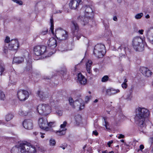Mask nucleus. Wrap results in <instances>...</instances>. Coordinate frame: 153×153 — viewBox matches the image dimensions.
<instances>
[{
	"label": "nucleus",
	"mask_w": 153,
	"mask_h": 153,
	"mask_svg": "<svg viewBox=\"0 0 153 153\" xmlns=\"http://www.w3.org/2000/svg\"><path fill=\"white\" fill-rule=\"evenodd\" d=\"M135 113V122L139 126L140 131L143 132L146 128L145 119L149 116L150 112L147 108L138 107L136 108Z\"/></svg>",
	"instance_id": "nucleus-1"
},
{
	"label": "nucleus",
	"mask_w": 153,
	"mask_h": 153,
	"mask_svg": "<svg viewBox=\"0 0 153 153\" xmlns=\"http://www.w3.org/2000/svg\"><path fill=\"white\" fill-rule=\"evenodd\" d=\"M12 153H36V147L27 142H22L13 147L11 150Z\"/></svg>",
	"instance_id": "nucleus-2"
},
{
	"label": "nucleus",
	"mask_w": 153,
	"mask_h": 153,
	"mask_svg": "<svg viewBox=\"0 0 153 153\" xmlns=\"http://www.w3.org/2000/svg\"><path fill=\"white\" fill-rule=\"evenodd\" d=\"M132 44L136 51H142L144 49V42L142 38L139 36L135 37L133 39Z\"/></svg>",
	"instance_id": "nucleus-3"
},
{
	"label": "nucleus",
	"mask_w": 153,
	"mask_h": 153,
	"mask_svg": "<svg viewBox=\"0 0 153 153\" xmlns=\"http://www.w3.org/2000/svg\"><path fill=\"white\" fill-rule=\"evenodd\" d=\"M93 10L91 7L89 6H86L85 9V16H78L77 18L78 21L84 25L87 24L89 22V21H91V19L89 16H87V14H91Z\"/></svg>",
	"instance_id": "nucleus-4"
},
{
	"label": "nucleus",
	"mask_w": 153,
	"mask_h": 153,
	"mask_svg": "<svg viewBox=\"0 0 153 153\" xmlns=\"http://www.w3.org/2000/svg\"><path fill=\"white\" fill-rule=\"evenodd\" d=\"M105 52V45L102 44H98L94 47L93 54L97 57L100 58L104 55Z\"/></svg>",
	"instance_id": "nucleus-5"
},
{
	"label": "nucleus",
	"mask_w": 153,
	"mask_h": 153,
	"mask_svg": "<svg viewBox=\"0 0 153 153\" xmlns=\"http://www.w3.org/2000/svg\"><path fill=\"white\" fill-rule=\"evenodd\" d=\"M37 109L38 112L40 114L45 115L49 114L51 111L50 106L45 104L39 105L37 107Z\"/></svg>",
	"instance_id": "nucleus-6"
},
{
	"label": "nucleus",
	"mask_w": 153,
	"mask_h": 153,
	"mask_svg": "<svg viewBox=\"0 0 153 153\" xmlns=\"http://www.w3.org/2000/svg\"><path fill=\"white\" fill-rule=\"evenodd\" d=\"M55 33L57 39L59 40H65L68 36V32L61 28L56 29Z\"/></svg>",
	"instance_id": "nucleus-7"
},
{
	"label": "nucleus",
	"mask_w": 153,
	"mask_h": 153,
	"mask_svg": "<svg viewBox=\"0 0 153 153\" xmlns=\"http://www.w3.org/2000/svg\"><path fill=\"white\" fill-rule=\"evenodd\" d=\"M49 51L47 50L46 46L44 45L37 46L34 48V53L37 56H39L44 54Z\"/></svg>",
	"instance_id": "nucleus-8"
},
{
	"label": "nucleus",
	"mask_w": 153,
	"mask_h": 153,
	"mask_svg": "<svg viewBox=\"0 0 153 153\" xmlns=\"http://www.w3.org/2000/svg\"><path fill=\"white\" fill-rule=\"evenodd\" d=\"M47 43L49 48L52 50L51 51H48V56H49L55 53L56 51L54 49L57 45L56 41L54 38H51L48 40Z\"/></svg>",
	"instance_id": "nucleus-9"
},
{
	"label": "nucleus",
	"mask_w": 153,
	"mask_h": 153,
	"mask_svg": "<svg viewBox=\"0 0 153 153\" xmlns=\"http://www.w3.org/2000/svg\"><path fill=\"white\" fill-rule=\"evenodd\" d=\"M38 124L41 129L48 131L49 128L48 127V121L47 119L44 117L40 118L38 120Z\"/></svg>",
	"instance_id": "nucleus-10"
},
{
	"label": "nucleus",
	"mask_w": 153,
	"mask_h": 153,
	"mask_svg": "<svg viewBox=\"0 0 153 153\" xmlns=\"http://www.w3.org/2000/svg\"><path fill=\"white\" fill-rule=\"evenodd\" d=\"M71 32L74 36H76L78 39L77 36V34L79 32V27L75 21H71Z\"/></svg>",
	"instance_id": "nucleus-11"
},
{
	"label": "nucleus",
	"mask_w": 153,
	"mask_h": 153,
	"mask_svg": "<svg viewBox=\"0 0 153 153\" xmlns=\"http://www.w3.org/2000/svg\"><path fill=\"white\" fill-rule=\"evenodd\" d=\"M18 97L20 101H25L29 97V93L26 90H19L17 92Z\"/></svg>",
	"instance_id": "nucleus-12"
},
{
	"label": "nucleus",
	"mask_w": 153,
	"mask_h": 153,
	"mask_svg": "<svg viewBox=\"0 0 153 153\" xmlns=\"http://www.w3.org/2000/svg\"><path fill=\"white\" fill-rule=\"evenodd\" d=\"M8 49L11 50H16L18 48L19 43L17 39H12L8 45Z\"/></svg>",
	"instance_id": "nucleus-13"
},
{
	"label": "nucleus",
	"mask_w": 153,
	"mask_h": 153,
	"mask_svg": "<svg viewBox=\"0 0 153 153\" xmlns=\"http://www.w3.org/2000/svg\"><path fill=\"white\" fill-rule=\"evenodd\" d=\"M69 101L70 105L74 108L77 106L79 108V110H81L84 108V104H83L82 105L79 102V101H78L76 100L74 102L73 99L70 98H69Z\"/></svg>",
	"instance_id": "nucleus-14"
},
{
	"label": "nucleus",
	"mask_w": 153,
	"mask_h": 153,
	"mask_svg": "<svg viewBox=\"0 0 153 153\" xmlns=\"http://www.w3.org/2000/svg\"><path fill=\"white\" fill-rule=\"evenodd\" d=\"M102 91L103 92H105L106 95L111 96L119 93L120 91L118 89H115L113 88H109L108 89L104 88Z\"/></svg>",
	"instance_id": "nucleus-15"
},
{
	"label": "nucleus",
	"mask_w": 153,
	"mask_h": 153,
	"mask_svg": "<svg viewBox=\"0 0 153 153\" xmlns=\"http://www.w3.org/2000/svg\"><path fill=\"white\" fill-rule=\"evenodd\" d=\"M23 126L24 128L27 129H31L33 127V122L30 119L25 120L23 123Z\"/></svg>",
	"instance_id": "nucleus-16"
},
{
	"label": "nucleus",
	"mask_w": 153,
	"mask_h": 153,
	"mask_svg": "<svg viewBox=\"0 0 153 153\" xmlns=\"http://www.w3.org/2000/svg\"><path fill=\"white\" fill-rule=\"evenodd\" d=\"M146 36L149 42L153 44V27H150L146 31Z\"/></svg>",
	"instance_id": "nucleus-17"
},
{
	"label": "nucleus",
	"mask_w": 153,
	"mask_h": 153,
	"mask_svg": "<svg viewBox=\"0 0 153 153\" xmlns=\"http://www.w3.org/2000/svg\"><path fill=\"white\" fill-rule=\"evenodd\" d=\"M81 1V0H71L69 4V6L71 9H75Z\"/></svg>",
	"instance_id": "nucleus-18"
},
{
	"label": "nucleus",
	"mask_w": 153,
	"mask_h": 153,
	"mask_svg": "<svg viewBox=\"0 0 153 153\" xmlns=\"http://www.w3.org/2000/svg\"><path fill=\"white\" fill-rule=\"evenodd\" d=\"M78 81L82 85H85L87 83L86 79L81 73L78 75Z\"/></svg>",
	"instance_id": "nucleus-19"
},
{
	"label": "nucleus",
	"mask_w": 153,
	"mask_h": 153,
	"mask_svg": "<svg viewBox=\"0 0 153 153\" xmlns=\"http://www.w3.org/2000/svg\"><path fill=\"white\" fill-rule=\"evenodd\" d=\"M92 63L91 60H88L86 65V68L88 73L90 74L91 73V66Z\"/></svg>",
	"instance_id": "nucleus-20"
},
{
	"label": "nucleus",
	"mask_w": 153,
	"mask_h": 153,
	"mask_svg": "<svg viewBox=\"0 0 153 153\" xmlns=\"http://www.w3.org/2000/svg\"><path fill=\"white\" fill-rule=\"evenodd\" d=\"M24 61V59L22 57H14L13 60V63L16 64L22 63Z\"/></svg>",
	"instance_id": "nucleus-21"
},
{
	"label": "nucleus",
	"mask_w": 153,
	"mask_h": 153,
	"mask_svg": "<svg viewBox=\"0 0 153 153\" xmlns=\"http://www.w3.org/2000/svg\"><path fill=\"white\" fill-rule=\"evenodd\" d=\"M37 94L41 100H45L48 97V96L46 95L42 91H38L37 92Z\"/></svg>",
	"instance_id": "nucleus-22"
},
{
	"label": "nucleus",
	"mask_w": 153,
	"mask_h": 153,
	"mask_svg": "<svg viewBox=\"0 0 153 153\" xmlns=\"http://www.w3.org/2000/svg\"><path fill=\"white\" fill-rule=\"evenodd\" d=\"M32 64L30 62H27L26 67L25 68V71H29L31 73L32 72Z\"/></svg>",
	"instance_id": "nucleus-23"
},
{
	"label": "nucleus",
	"mask_w": 153,
	"mask_h": 153,
	"mask_svg": "<svg viewBox=\"0 0 153 153\" xmlns=\"http://www.w3.org/2000/svg\"><path fill=\"white\" fill-rule=\"evenodd\" d=\"M13 117L12 114L8 113L5 116V120L7 121H9L13 118Z\"/></svg>",
	"instance_id": "nucleus-24"
},
{
	"label": "nucleus",
	"mask_w": 153,
	"mask_h": 153,
	"mask_svg": "<svg viewBox=\"0 0 153 153\" xmlns=\"http://www.w3.org/2000/svg\"><path fill=\"white\" fill-rule=\"evenodd\" d=\"M50 23L51 24V28H50V30L52 33L54 34V31H53V29H54V25H53V18L52 17H51L50 19Z\"/></svg>",
	"instance_id": "nucleus-25"
},
{
	"label": "nucleus",
	"mask_w": 153,
	"mask_h": 153,
	"mask_svg": "<svg viewBox=\"0 0 153 153\" xmlns=\"http://www.w3.org/2000/svg\"><path fill=\"white\" fill-rule=\"evenodd\" d=\"M148 68L145 67H142L140 68V71L143 75L145 76Z\"/></svg>",
	"instance_id": "nucleus-26"
},
{
	"label": "nucleus",
	"mask_w": 153,
	"mask_h": 153,
	"mask_svg": "<svg viewBox=\"0 0 153 153\" xmlns=\"http://www.w3.org/2000/svg\"><path fill=\"white\" fill-rule=\"evenodd\" d=\"M5 68L4 65L3 63H0V72H1V76L2 75V73L5 71Z\"/></svg>",
	"instance_id": "nucleus-27"
},
{
	"label": "nucleus",
	"mask_w": 153,
	"mask_h": 153,
	"mask_svg": "<svg viewBox=\"0 0 153 153\" xmlns=\"http://www.w3.org/2000/svg\"><path fill=\"white\" fill-rule=\"evenodd\" d=\"M76 121L77 123H79L81 121V117L80 115H78L75 117Z\"/></svg>",
	"instance_id": "nucleus-28"
},
{
	"label": "nucleus",
	"mask_w": 153,
	"mask_h": 153,
	"mask_svg": "<svg viewBox=\"0 0 153 153\" xmlns=\"http://www.w3.org/2000/svg\"><path fill=\"white\" fill-rule=\"evenodd\" d=\"M19 114L21 116H26L27 115L28 112L25 111L20 110L19 111Z\"/></svg>",
	"instance_id": "nucleus-29"
},
{
	"label": "nucleus",
	"mask_w": 153,
	"mask_h": 153,
	"mask_svg": "<svg viewBox=\"0 0 153 153\" xmlns=\"http://www.w3.org/2000/svg\"><path fill=\"white\" fill-rule=\"evenodd\" d=\"M5 99V95L4 93L0 90V100H4Z\"/></svg>",
	"instance_id": "nucleus-30"
},
{
	"label": "nucleus",
	"mask_w": 153,
	"mask_h": 153,
	"mask_svg": "<svg viewBox=\"0 0 153 153\" xmlns=\"http://www.w3.org/2000/svg\"><path fill=\"white\" fill-rule=\"evenodd\" d=\"M104 120V124L103 125H104L105 126V127L106 129H109V125L108 123L107 122L106 119L105 117L103 118Z\"/></svg>",
	"instance_id": "nucleus-31"
},
{
	"label": "nucleus",
	"mask_w": 153,
	"mask_h": 153,
	"mask_svg": "<svg viewBox=\"0 0 153 153\" xmlns=\"http://www.w3.org/2000/svg\"><path fill=\"white\" fill-rule=\"evenodd\" d=\"M108 79L109 77L108 76L105 75L102 77L101 81L102 82H106L108 80Z\"/></svg>",
	"instance_id": "nucleus-32"
},
{
	"label": "nucleus",
	"mask_w": 153,
	"mask_h": 153,
	"mask_svg": "<svg viewBox=\"0 0 153 153\" xmlns=\"http://www.w3.org/2000/svg\"><path fill=\"white\" fill-rule=\"evenodd\" d=\"M56 133L59 135H62L65 134V131L64 130L57 131Z\"/></svg>",
	"instance_id": "nucleus-33"
},
{
	"label": "nucleus",
	"mask_w": 153,
	"mask_h": 153,
	"mask_svg": "<svg viewBox=\"0 0 153 153\" xmlns=\"http://www.w3.org/2000/svg\"><path fill=\"white\" fill-rule=\"evenodd\" d=\"M56 144V142L54 139H51L49 140V144L51 146H54Z\"/></svg>",
	"instance_id": "nucleus-34"
},
{
	"label": "nucleus",
	"mask_w": 153,
	"mask_h": 153,
	"mask_svg": "<svg viewBox=\"0 0 153 153\" xmlns=\"http://www.w3.org/2000/svg\"><path fill=\"white\" fill-rule=\"evenodd\" d=\"M143 14L142 13H140L136 14L135 16V18L136 19H140L143 16Z\"/></svg>",
	"instance_id": "nucleus-35"
},
{
	"label": "nucleus",
	"mask_w": 153,
	"mask_h": 153,
	"mask_svg": "<svg viewBox=\"0 0 153 153\" xmlns=\"http://www.w3.org/2000/svg\"><path fill=\"white\" fill-rule=\"evenodd\" d=\"M152 74V72L148 69V70L147 71L145 76L147 77H149Z\"/></svg>",
	"instance_id": "nucleus-36"
},
{
	"label": "nucleus",
	"mask_w": 153,
	"mask_h": 153,
	"mask_svg": "<svg viewBox=\"0 0 153 153\" xmlns=\"http://www.w3.org/2000/svg\"><path fill=\"white\" fill-rule=\"evenodd\" d=\"M56 113L58 116H61L62 115L63 112L61 110H58L56 111Z\"/></svg>",
	"instance_id": "nucleus-37"
},
{
	"label": "nucleus",
	"mask_w": 153,
	"mask_h": 153,
	"mask_svg": "<svg viewBox=\"0 0 153 153\" xmlns=\"http://www.w3.org/2000/svg\"><path fill=\"white\" fill-rule=\"evenodd\" d=\"M11 40H10V38L8 36H7L4 40V42L5 43H8L9 44L10 43Z\"/></svg>",
	"instance_id": "nucleus-38"
},
{
	"label": "nucleus",
	"mask_w": 153,
	"mask_h": 153,
	"mask_svg": "<svg viewBox=\"0 0 153 153\" xmlns=\"http://www.w3.org/2000/svg\"><path fill=\"white\" fill-rule=\"evenodd\" d=\"M149 142L151 145H153V137H150L149 140Z\"/></svg>",
	"instance_id": "nucleus-39"
},
{
	"label": "nucleus",
	"mask_w": 153,
	"mask_h": 153,
	"mask_svg": "<svg viewBox=\"0 0 153 153\" xmlns=\"http://www.w3.org/2000/svg\"><path fill=\"white\" fill-rule=\"evenodd\" d=\"M67 122L65 121L63 122V123L61 124L60 125V127L61 128H64L66 126Z\"/></svg>",
	"instance_id": "nucleus-40"
},
{
	"label": "nucleus",
	"mask_w": 153,
	"mask_h": 153,
	"mask_svg": "<svg viewBox=\"0 0 153 153\" xmlns=\"http://www.w3.org/2000/svg\"><path fill=\"white\" fill-rule=\"evenodd\" d=\"M8 48L7 46H6V44L5 45V46H4L3 50V51L4 53H7L8 51Z\"/></svg>",
	"instance_id": "nucleus-41"
},
{
	"label": "nucleus",
	"mask_w": 153,
	"mask_h": 153,
	"mask_svg": "<svg viewBox=\"0 0 153 153\" xmlns=\"http://www.w3.org/2000/svg\"><path fill=\"white\" fill-rule=\"evenodd\" d=\"M14 2L19 4V5H22V1H19L18 0H12Z\"/></svg>",
	"instance_id": "nucleus-42"
},
{
	"label": "nucleus",
	"mask_w": 153,
	"mask_h": 153,
	"mask_svg": "<svg viewBox=\"0 0 153 153\" xmlns=\"http://www.w3.org/2000/svg\"><path fill=\"white\" fill-rule=\"evenodd\" d=\"M54 123L51 122H49V123H48V127L49 126V127H53L54 126Z\"/></svg>",
	"instance_id": "nucleus-43"
},
{
	"label": "nucleus",
	"mask_w": 153,
	"mask_h": 153,
	"mask_svg": "<svg viewBox=\"0 0 153 153\" xmlns=\"http://www.w3.org/2000/svg\"><path fill=\"white\" fill-rule=\"evenodd\" d=\"M122 86L123 88L125 89L127 88V83H123L122 84Z\"/></svg>",
	"instance_id": "nucleus-44"
},
{
	"label": "nucleus",
	"mask_w": 153,
	"mask_h": 153,
	"mask_svg": "<svg viewBox=\"0 0 153 153\" xmlns=\"http://www.w3.org/2000/svg\"><path fill=\"white\" fill-rule=\"evenodd\" d=\"M48 33V30L46 29V30L45 31H42L41 32V34L42 35H45L46 34Z\"/></svg>",
	"instance_id": "nucleus-45"
},
{
	"label": "nucleus",
	"mask_w": 153,
	"mask_h": 153,
	"mask_svg": "<svg viewBox=\"0 0 153 153\" xmlns=\"http://www.w3.org/2000/svg\"><path fill=\"white\" fill-rule=\"evenodd\" d=\"M126 99L128 100H131V97L130 94H129L127 95V97L126 98Z\"/></svg>",
	"instance_id": "nucleus-46"
},
{
	"label": "nucleus",
	"mask_w": 153,
	"mask_h": 153,
	"mask_svg": "<svg viewBox=\"0 0 153 153\" xmlns=\"http://www.w3.org/2000/svg\"><path fill=\"white\" fill-rule=\"evenodd\" d=\"M125 136L124 135L122 134H119V136L118 137V138L119 139L123 138Z\"/></svg>",
	"instance_id": "nucleus-47"
},
{
	"label": "nucleus",
	"mask_w": 153,
	"mask_h": 153,
	"mask_svg": "<svg viewBox=\"0 0 153 153\" xmlns=\"http://www.w3.org/2000/svg\"><path fill=\"white\" fill-rule=\"evenodd\" d=\"M90 99V98L88 96H86L85 98V102H88L89 100Z\"/></svg>",
	"instance_id": "nucleus-48"
},
{
	"label": "nucleus",
	"mask_w": 153,
	"mask_h": 153,
	"mask_svg": "<svg viewBox=\"0 0 153 153\" xmlns=\"http://www.w3.org/2000/svg\"><path fill=\"white\" fill-rule=\"evenodd\" d=\"M113 143V141L112 140L108 142L107 143V145L109 147H110L111 145Z\"/></svg>",
	"instance_id": "nucleus-49"
},
{
	"label": "nucleus",
	"mask_w": 153,
	"mask_h": 153,
	"mask_svg": "<svg viewBox=\"0 0 153 153\" xmlns=\"http://www.w3.org/2000/svg\"><path fill=\"white\" fill-rule=\"evenodd\" d=\"M39 133L38 132L36 131L33 132V134L34 135L36 136L37 135L39 134Z\"/></svg>",
	"instance_id": "nucleus-50"
},
{
	"label": "nucleus",
	"mask_w": 153,
	"mask_h": 153,
	"mask_svg": "<svg viewBox=\"0 0 153 153\" xmlns=\"http://www.w3.org/2000/svg\"><path fill=\"white\" fill-rule=\"evenodd\" d=\"M93 134L95 135L96 136H97L98 135V133L96 130L93 131Z\"/></svg>",
	"instance_id": "nucleus-51"
},
{
	"label": "nucleus",
	"mask_w": 153,
	"mask_h": 153,
	"mask_svg": "<svg viewBox=\"0 0 153 153\" xmlns=\"http://www.w3.org/2000/svg\"><path fill=\"white\" fill-rule=\"evenodd\" d=\"M77 36L78 37V39L77 37L76 36V37L77 39L79 40V39L80 38L81 36V34H79L78 32V33L77 34Z\"/></svg>",
	"instance_id": "nucleus-52"
},
{
	"label": "nucleus",
	"mask_w": 153,
	"mask_h": 153,
	"mask_svg": "<svg viewBox=\"0 0 153 153\" xmlns=\"http://www.w3.org/2000/svg\"><path fill=\"white\" fill-rule=\"evenodd\" d=\"M52 78V77L51 76V77H50V76H48V77L47 76H45L44 77V79H51V78Z\"/></svg>",
	"instance_id": "nucleus-53"
},
{
	"label": "nucleus",
	"mask_w": 153,
	"mask_h": 153,
	"mask_svg": "<svg viewBox=\"0 0 153 153\" xmlns=\"http://www.w3.org/2000/svg\"><path fill=\"white\" fill-rule=\"evenodd\" d=\"M144 32V30H139L138 31V32L141 34H143V32Z\"/></svg>",
	"instance_id": "nucleus-54"
},
{
	"label": "nucleus",
	"mask_w": 153,
	"mask_h": 153,
	"mask_svg": "<svg viewBox=\"0 0 153 153\" xmlns=\"http://www.w3.org/2000/svg\"><path fill=\"white\" fill-rule=\"evenodd\" d=\"M140 149L142 150L144 148V146L143 145H140Z\"/></svg>",
	"instance_id": "nucleus-55"
},
{
	"label": "nucleus",
	"mask_w": 153,
	"mask_h": 153,
	"mask_svg": "<svg viewBox=\"0 0 153 153\" xmlns=\"http://www.w3.org/2000/svg\"><path fill=\"white\" fill-rule=\"evenodd\" d=\"M39 134L41 135V137H42V138H43L44 137V136L43 135L45 134H42V133L40 132Z\"/></svg>",
	"instance_id": "nucleus-56"
},
{
	"label": "nucleus",
	"mask_w": 153,
	"mask_h": 153,
	"mask_svg": "<svg viewBox=\"0 0 153 153\" xmlns=\"http://www.w3.org/2000/svg\"><path fill=\"white\" fill-rule=\"evenodd\" d=\"M113 20L116 21H117V19L116 16H114L113 17Z\"/></svg>",
	"instance_id": "nucleus-57"
},
{
	"label": "nucleus",
	"mask_w": 153,
	"mask_h": 153,
	"mask_svg": "<svg viewBox=\"0 0 153 153\" xmlns=\"http://www.w3.org/2000/svg\"><path fill=\"white\" fill-rule=\"evenodd\" d=\"M86 147V145H85L83 147V149H84V150L82 151V152H85V148Z\"/></svg>",
	"instance_id": "nucleus-58"
},
{
	"label": "nucleus",
	"mask_w": 153,
	"mask_h": 153,
	"mask_svg": "<svg viewBox=\"0 0 153 153\" xmlns=\"http://www.w3.org/2000/svg\"><path fill=\"white\" fill-rule=\"evenodd\" d=\"M62 13V11L60 10H58L56 11V13Z\"/></svg>",
	"instance_id": "nucleus-59"
},
{
	"label": "nucleus",
	"mask_w": 153,
	"mask_h": 153,
	"mask_svg": "<svg viewBox=\"0 0 153 153\" xmlns=\"http://www.w3.org/2000/svg\"><path fill=\"white\" fill-rule=\"evenodd\" d=\"M102 153H108V152L107 150L103 151L102 152Z\"/></svg>",
	"instance_id": "nucleus-60"
},
{
	"label": "nucleus",
	"mask_w": 153,
	"mask_h": 153,
	"mask_svg": "<svg viewBox=\"0 0 153 153\" xmlns=\"http://www.w3.org/2000/svg\"><path fill=\"white\" fill-rule=\"evenodd\" d=\"M127 82V79H124V82H123L124 83H126V82Z\"/></svg>",
	"instance_id": "nucleus-61"
},
{
	"label": "nucleus",
	"mask_w": 153,
	"mask_h": 153,
	"mask_svg": "<svg viewBox=\"0 0 153 153\" xmlns=\"http://www.w3.org/2000/svg\"><path fill=\"white\" fill-rule=\"evenodd\" d=\"M146 17V18H147V19H148V18H149V17H150V16H149L148 14V15H146V17Z\"/></svg>",
	"instance_id": "nucleus-62"
},
{
	"label": "nucleus",
	"mask_w": 153,
	"mask_h": 153,
	"mask_svg": "<svg viewBox=\"0 0 153 153\" xmlns=\"http://www.w3.org/2000/svg\"><path fill=\"white\" fill-rule=\"evenodd\" d=\"M104 25L105 27H106L108 28V25L107 24H105L104 23Z\"/></svg>",
	"instance_id": "nucleus-63"
},
{
	"label": "nucleus",
	"mask_w": 153,
	"mask_h": 153,
	"mask_svg": "<svg viewBox=\"0 0 153 153\" xmlns=\"http://www.w3.org/2000/svg\"><path fill=\"white\" fill-rule=\"evenodd\" d=\"M122 0H117V1L118 3H121L122 2Z\"/></svg>",
	"instance_id": "nucleus-64"
}]
</instances>
